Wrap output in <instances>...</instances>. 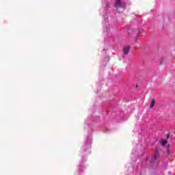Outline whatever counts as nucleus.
Wrapping results in <instances>:
<instances>
[{"mask_svg": "<svg viewBox=\"0 0 175 175\" xmlns=\"http://www.w3.org/2000/svg\"><path fill=\"white\" fill-rule=\"evenodd\" d=\"M115 8H122V9H125V4L121 3V0H116L115 1Z\"/></svg>", "mask_w": 175, "mask_h": 175, "instance_id": "obj_1", "label": "nucleus"}, {"mask_svg": "<svg viewBox=\"0 0 175 175\" xmlns=\"http://www.w3.org/2000/svg\"><path fill=\"white\" fill-rule=\"evenodd\" d=\"M128 53H129V46H125L123 49V53L124 55H126V54H128Z\"/></svg>", "mask_w": 175, "mask_h": 175, "instance_id": "obj_2", "label": "nucleus"}, {"mask_svg": "<svg viewBox=\"0 0 175 175\" xmlns=\"http://www.w3.org/2000/svg\"><path fill=\"white\" fill-rule=\"evenodd\" d=\"M155 105V98H153L150 103V109H152L154 106Z\"/></svg>", "mask_w": 175, "mask_h": 175, "instance_id": "obj_3", "label": "nucleus"}, {"mask_svg": "<svg viewBox=\"0 0 175 175\" xmlns=\"http://www.w3.org/2000/svg\"><path fill=\"white\" fill-rule=\"evenodd\" d=\"M159 157V153L158 152V150H156V154L154 155V159H158Z\"/></svg>", "mask_w": 175, "mask_h": 175, "instance_id": "obj_4", "label": "nucleus"}, {"mask_svg": "<svg viewBox=\"0 0 175 175\" xmlns=\"http://www.w3.org/2000/svg\"><path fill=\"white\" fill-rule=\"evenodd\" d=\"M167 144V141L163 139L162 142H161V146H166V144Z\"/></svg>", "mask_w": 175, "mask_h": 175, "instance_id": "obj_5", "label": "nucleus"}, {"mask_svg": "<svg viewBox=\"0 0 175 175\" xmlns=\"http://www.w3.org/2000/svg\"><path fill=\"white\" fill-rule=\"evenodd\" d=\"M167 154L170 155V150H169V146H167Z\"/></svg>", "mask_w": 175, "mask_h": 175, "instance_id": "obj_6", "label": "nucleus"}, {"mask_svg": "<svg viewBox=\"0 0 175 175\" xmlns=\"http://www.w3.org/2000/svg\"><path fill=\"white\" fill-rule=\"evenodd\" d=\"M160 65H163V59H161V60L160 61Z\"/></svg>", "mask_w": 175, "mask_h": 175, "instance_id": "obj_7", "label": "nucleus"}, {"mask_svg": "<svg viewBox=\"0 0 175 175\" xmlns=\"http://www.w3.org/2000/svg\"><path fill=\"white\" fill-rule=\"evenodd\" d=\"M170 135L167 134V137H170Z\"/></svg>", "mask_w": 175, "mask_h": 175, "instance_id": "obj_8", "label": "nucleus"}, {"mask_svg": "<svg viewBox=\"0 0 175 175\" xmlns=\"http://www.w3.org/2000/svg\"><path fill=\"white\" fill-rule=\"evenodd\" d=\"M138 33H140V31H138Z\"/></svg>", "mask_w": 175, "mask_h": 175, "instance_id": "obj_9", "label": "nucleus"}]
</instances>
